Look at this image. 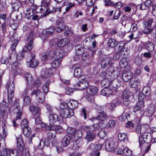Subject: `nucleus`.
Returning <instances> with one entry per match:
<instances>
[{"instance_id":"393cba45","label":"nucleus","mask_w":156,"mask_h":156,"mask_svg":"<svg viewBox=\"0 0 156 156\" xmlns=\"http://www.w3.org/2000/svg\"><path fill=\"white\" fill-rule=\"evenodd\" d=\"M143 45L145 48L149 51H152L154 49V44L149 41L144 42Z\"/></svg>"},{"instance_id":"f03ea898","label":"nucleus","mask_w":156,"mask_h":156,"mask_svg":"<svg viewBox=\"0 0 156 156\" xmlns=\"http://www.w3.org/2000/svg\"><path fill=\"white\" fill-rule=\"evenodd\" d=\"M50 2L45 1V0H42L41 2V5L37 8V10H39V12L43 13L44 15L46 16L50 12H49V8L50 7Z\"/></svg>"},{"instance_id":"8fccbe9b","label":"nucleus","mask_w":156,"mask_h":156,"mask_svg":"<svg viewBox=\"0 0 156 156\" xmlns=\"http://www.w3.org/2000/svg\"><path fill=\"white\" fill-rule=\"evenodd\" d=\"M49 9V12H50V13L51 12H61L62 10V7H59L58 8H53V7L51 6H50V8H48Z\"/></svg>"},{"instance_id":"c756f323","label":"nucleus","mask_w":156,"mask_h":156,"mask_svg":"<svg viewBox=\"0 0 156 156\" xmlns=\"http://www.w3.org/2000/svg\"><path fill=\"white\" fill-rule=\"evenodd\" d=\"M71 139L72 138L70 137L68 135H66L63 138L62 141V144L63 147H66L68 145Z\"/></svg>"},{"instance_id":"052dcab7","label":"nucleus","mask_w":156,"mask_h":156,"mask_svg":"<svg viewBox=\"0 0 156 156\" xmlns=\"http://www.w3.org/2000/svg\"><path fill=\"white\" fill-rule=\"evenodd\" d=\"M130 92L128 89H126L123 93V98H129Z\"/></svg>"},{"instance_id":"864d4df0","label":"nucleus","mask_w":156,"mask_h":156,"mask_svg":"<svg viewBox=\"0 0 156 156\" xmlns=\"http://www.w3.org/2000/svg\"><path fill=\"white\" fill-rule=\"evenodd\" d=\"M142 92L145 96H148L150 93V88L148 86L145 87L143 89Z\"/></svg>"},{"instance_id":"2f4dec72","label":"nucleus","mask_w":156,"mask_h":156,"mask_svg":"<svg viewBox=\"0 0 156 156\" xmlns=\"http://www.w3.org/2000/svg\"><path fill=\"white\" fill-rule=\"evenodd\" d=\"M2 128L3 134H4L5 136H7L8 134V129L9 127V125L5 120L2 121Z\"/></svg>"},{"instance_id":"de8ad7c7","label":"nucleus","mask_w":156,"mask_h":156,"mask_svg":"<svg viewBox=\"0 0 156 156\" xmlns=\"http://www.w3.org/2000/svg\"><path fill=\"white\" fill-rule=\"evenodd\" d=\"M50 83V81L47 80L43 86L42 90L44 91V94L45 95V94H47L48 91V86Z\"/></svg>"},{"instance_id":"338daca9","label":"nucleus","mask_w":156,"mask_h":156,"mask_svg":"<svg viewBox=\"0 0 156 156\" xmlns=\"http://www.w3.org/2000/svg\"><path fill=\"white\" fill-rule=\"evenodd\" d=\"M59 107L61 109L64 110L68 109L67 108H68V105L66 103L62 102L61 103Z\"/></svg>"},{"instance_id":"37998d69","label":"nucleus","mask_w":156,"mask_h":156,"mask_svg":"<svg viewBox=\"0 0 156 156\" xmlns=\"http://www.w3.org/2000/svg\"><path fill=\"white\" fill-rule=\"evenodd\" d=\"M68 104L69 106L70 107V108L73 109L76 108L78 105L77 102L76 101L73 100H70L68 102Z\"/></svg>"},{"instance_id":"72a5a7b5","label":"nucleus","mask_w":156,"mask_h":156,"mask_svg":"<svg viewBox=\"0 0 156 156\" xmlns=\"http://www.w3.org/2000/svg\"><path fill=\"white\" fill-rule=\"evenodd\" d=\"M108 79V78H105L101 81V84L102 87L105 88H106L110 86L111 81L112 80H111L110 79L109 80Z\"/></svg>"},{"instance_id":"69168bd1","label":"nucleus","mask_w":156,"mask_h":156,"mask_svg":"<svg viewBox=\"0 0 156 156\" xmlns=\"http://www.w3.org/2000/svg\"><path fill=\"white\" fill-rule=\"evenodd\" d=\"M142 128V130L145 129V132H147V131H149L150 129H149V126L147 124H144L141 126Z\"/></svg>"},{"instance_id":"9b49d317","label":"nucleus","mask_w":156,"mask_h":156,"mask_svg":"<svg viewBox=\"0 0 156 156\" xmlns=\"http://www.w3.org/2000/svg\"><path fill=\"white\" fill-rule=\"evenodd\" d=\"M151 136L149 133L145 132L143 135L139 136V140L140 145L142 144L144 142L148 143L150 142Z\"/></svg>"},{"instance_id":"e2e57ef3","label":"nucleus","mask_w":156,"mask_h":156,"mask_svg":"<svg viewBox=\"0 0 156 156\" xmlns=\"http://www.w3.org/2000/svg\"><path fill=\"white\" fill-rule=\"evenodd\" d=\"M153 22V20L151 18H150L147 21H144L143 23L144 25H146L147 26H150Z\"/></svg>"},{"instance_id":"a878e982","label":"nucleus","mask_w":156,"mask_h":156,"mask_svg":"<svg viewBox=\"0 0 156 156\" xmlns=\"http://www.w3.org/2000/svg\"><path fill=\"white\" fill-rule=\"evenodd\" d=\"M112 58L110 57H107L102 59L101 62V66L102 68H105L108 66L111 63Z\"/></svg>"},{"instance_id":"603ef678","label":"nucleus","mask_w":156,"mask_h":156,"mask_svg":"<svg viewBox=\"0 0 156 156\" xmlns=\"http://www.w3.org/2000/svg\"><path fill=\"white\" fill-rule=\"evenodd\" d=\"M123 153L122 154L126 156H131L132 155V152L127 147H123Z\"/></svg>"},{"instance_id":"a18cd8bd","label":"nucleus","mask_w":156,"mask_h":156,"mask_svg":"<svg viewBox=\"0 0 156 156\" xmlns=\"http://www.w3.org/2000/svg\"><path fill=\"white\" fill-rule=\"evenodd\" d=\"M49 141L48 140L47 141L45 140V142L43 140H41L38 146V148L40 150L42 149L44 147V144L46 145V146H48L49 144Z\"/></svg>"},{"instance_id":"09e8293b","label":"nucleus","mask_w":156,"mask_h":156,"mask_svg":"<svg viewBox=\"0 0 156 156\" xmlns=\"http://www.w3.org/2000/svg\"><path fill=\"white\" fill-rule=\"evenodd\" d=\"M23 105L25 106H27L30 105V97L26 96L23 98Z\"/></svg>"},{"instance_id":"7ed1b4c3","label":"nucleus","mask_w":156,"mask_h":156,"mask_svg":"<svg viewBox=\"0 0 156 156\" xmlns=\"http://www.w3.org/2000/svg\"><path fill=\"white\" fill-rule=\"evenodd\" d=\"M34 35V33L33 32H31L29 35L28 38V41H30L27 46H25L23 48L22 52L21 53L22 57L24 56L25 53L27 51H31L34 47V44H33V41L34 38L33 37Z\"/></svg>"},{"instance_id":"13d9d810","label":"nucleus","mask_w":156,"mask_h":156,"mask_svg":"<svg viewBox=\"0 0 156 156\" xmlns=\"http://www.w3.org/2000/svg\"><path fill=\"white\" fill-rule=\"evenodd\" d=\"M48 133V136L49 138H54L56 136V132L53 130H50Z\"/></svg>"},{"instance_id":"4c0bfd02","label":"nucleus","mask_w":156,"mask_h":156,"mask_svg":"<svg viewBox=\"0 0 156 156\" xmlns=\"http://www.w3.org/2000/svg\"><path fill=\"white\" fill-rule=\"evenodd\" d=\"M52 62V66L54 68H58L60 65L62 59H55Z\"/></svg>"},{"instance_id":"3c124183","label":"nucleus","mask_w":156,"mask_h":156,"mask_svg":"<svg viewBox=\"0 0 156 156\" xmlns=\"http://www.w3.org/2000/svg\"><path fill=\"white\" fill-rule=\"evenodd\" d=\"M79 82H88V76L86 75H82L78 77Z\"/></svg>"},{"instance_id":"b1692460","label":"nucleus","mask_w":156,"mask_h":156,"mask_svg":"<svg viewBox=\"0 0 156 156\" xmlns=\"http://www.w3.org/2000/svg\"><path fill=\"white\" fill-rule=\"evenodd\" d=\"M48 117L49 122L50 125H52L55 123L58 120V116L55 114L49 113Z\"/></svg>"},{"instance_id":"0e129e2a","label":"nucleus","mask_w":156,"mask_h":156,"mask_svg":"<svg viewBox=\"0 0 156 156\" xmlns=\"http://www.w3.org/2000/svg\"><path fill=\"white\" fill-rule=\"evenodd\" d=\"M63 5L67 6H69L71 8L72 7L75 6L76 4L74 2L72 3L68 1H65L63 2Z\"/></svg>"},{"instance_id":"2eb2a0df","label":"nucleus","mask_w":156,"mask_h":156,"mask_svg":"<svg viewBox=\"0 0 156 156\" xmlns=\"http://www.w3.org/2000/svg\"><path fill=\"white\" fill-rule=\"evenodd\" d=\"M65 56V52L63 49L58 48L54 52L53 56L55 59H62Z\"/></svg>"},{"instance_id":"c85d7f7f","label":"nucleus","mask_w":156,"mask_h":156,"mask_svg":"<svg viewBox=\"0 0 156 156\" xmlns=\"http://www.w3.org/2000/svg\"><path fill=\"white\" fill-rule=\"evenodd\" d=\"M69 39L67 38H65L60 40L57 43V45L59 47H63L66 45H69Z\"/></svg>"},{"instance_id":"f704fd0d","label":"nucleus","mask_w":156,"mask_h":156,"mask_svg":"<svg viewBox=\"0 0 156 156\" xmlns=\"http://www.w3.org/2000/svg\"><path fill=\"white\" fill-rule=\"evenodd\" d=\"M11 69L12 71L16 74L19 73L20 69H19L18 63L17 62H14L12 64Z\"/></svg>"},{"instance_id":"a19ab883","label":"nucleus","mask_w":156,"mask_h":156,"mask_svg":"<svg viewBox=\"0 0 156 156\" xmlns=\"http://www.w3.org/2000/svg\"><path fill=\"white\" fill-rule=\"evenodd\" d=\"M95 134L92 133H87L85 137V139L88 141H91L95 137Z\"/></svg>"},{"instance_id":"c9c22d12","label":"nucleus","mask_w":156,"mask_h":156,"mask_svg":"<svg viewBox=\"0 0 156 156\" xmlns=\"http://www.w3.org/2000/svg\"><path fill=\"white\" fill-rule=\"evenodd\" d=\"M118 42L114 39L110 38L108 42V46L111 48L115 47L118 44Z\"/></svg>"},{"instance_id":"f257e3e1","label":"nucleus","mask_w":156,"mask_h":156,"mask_svg":"<svg viewBox=\"0 0 156 156\" xmlns=\"http://www.w3.org/2000/svg\"><path fill=\"white\" fill-rule=\"evenodd\" d=\"M98 90L96 87L94 86H89L86 90V93L85 94V97L90 102L93 103L94 99L93 95L97 93Z\"/></svg>"},{"instance_id":"f8f14e48","label":"nucleus","mask_w":156,"mask_h":156,"mask_svg":"<svg viewBox=\"0 0 156 156\" xmlns=\"http://www.w3.org/2000/svg\"><path fill=\"white\" fill-rule=\"evenodd\" d=\"M115 143L112 138L107 139L105 141V149L108 151H111L114 150Z\"/></svg>"},{"instance_id":"cd10ccee","label":"nucleus","mask_w":156,"mask_h":156,"mask_svg":"<svg viewBox=\"0 0 156 156\" xmlns=\"http://www.w3.org/2000/svg\"><path fill=\"white\" fill-rule=\"evenodd\" d=\"M120 82L117 80L112 81H111L110 86L111 88H113L114 90H116L120 86Z\"/></svg>"},{"instance_id":"f3484780","label":"nucleus","mask_w":156,"mask_h":156,"mask_svg":"<svg viewBox=\"0 0 156 156\" xmlns=\"http://www.w3.org/2000/svg\"><path fill=\"white\" fill-rule=\"evenodd\" d=\"M17 140V147L18 150L20 152L24 151V144L23 142V140L21 135L18 137L16 135Z\"/></svg>"},{"instance_id":"5fc2aeb1","label":"nucleus","mask_w":156,"mask_h":156,"mask_svg":"<svg viewBox=\"0 0 156 156\" xmlns=\"http://www.w3.org/2000/svg\"><path fill=\"white\" fill-rule=\"evenodd\" d=\"M20 126L21 128L29 127L28 120L26 119L22 120L20 124Z\"/></svg>"},{"instance_id":"bb28decb","label":"nucleus","mask_w":156,"mask_h":156,"mask_svg":"<svg viewBox=\"0 0 156 156\" xmlns=\"http://www.w3.org/2000/svg\"><path fill=\"white\" fill-rule=\"evenodd\" d=\"M140 80L137 78H134L132 79L129 82V84L132 88H136L140 83Z\"/></svg>"},{"instance_id":"6e6d98bb","label":"nucleus","mask_w":156,"mask_h":156,"mask_svg":"<svg viewBox=\"0 0 156 156\" xmlns=\"http://www.w3.org/2000/svg\"><path fill=\"white\" fill-rule=\"evenodd\" d=\"M61 127L59 125H51L50 130H52L55 131L56 133L59 130L62 129Z\"/></svg>"},{"instance_id":"423d86ee","label":"nucleus","mask_w":156,"mask_h":156,"mask_svg":"<svg viewBox=\"0 0 156 156\" xmlns=\"http://www.w3.org/2000/svg\"><path fill=\"white\" fill-rule=\"evenodd\" d=\"M18 42V41L16 40H15L12 42L11 45V49L12 51L10 56V59L12 58L14 60H16L17 59V54L15 50L16 45Z\"/></svg>"},{"instance_id":"1a4fd4ad","label":"nucleus","mask_w":156,"mask_h":156,"mask_svg":"<svg viewBox=\"0 0 156 156\" xmlns=\"http://www.w3.org/2000/svg\"><path fill=\"white\" fill-rule=\"evenodd\" d=\"M6 87H7L9 101L10 103L9 99L11 101L14 96V85L12 82H8L6 85Z\"/></svg>"},{"instance_id":"9d476101","label":"nucleus","mask_w":156,"mask_h":156,"mask_svg":"<svg viewBox=\"0 0 156 156\" xmlns=\"http://www.w3.org/2000/svg\"><path fill=\"white\" fill-rule=\"evenodd\" d=\"M59 115L62 118L66 119L73 116L74 115V112L72 108H68L61 111Z\"/></svg>"},{"instance_id":"ea45409f","label":"nucleus","mask_w":156,"mask_h":156,"mask_svg":"<svg viewBox=\"0 0 156 156\" xmlns=\"http://www.w3.org/2000/svg\"><path fill=\"white\" fill-rule=\"evenodd\" d=\"M23 132L26 136L28 137L31 134V129L29 127L22 128Z\"/></svg>"},{"instance_id":"58836bf2","label":"nucleus","mask_w":156,"mask_h":156,"mask_svg":"<svg viewBox=\"0 0 156 156\" xmlns=\"http://www.w3.org/2000/svg\"><path fill=\"white\" fill-rule=\"evenodd\" d=\"M123 147L121 145H119L116 147L114 149V152L116 154H122L123 153Z\"/></svg>"},{"instance_id":"4d7b16f0","label":"nucleus","mask_w":156,"mask_h":156,"mask_svg":"<svg viewBox=\"0 0 156 156\" xmlns=\"http://www.w3.org/2000/svg\"><path fill=\"white\" fill-rule=\"evenodd\" d=\"M119 140L120 141H123L126 138L127 136L126 133H119L118 135Z\"/></svg>"},{"instance_id":"4be33fe9","label":"nucleus","mask_w":156,"mask_h":156,"mask_svg":"<svg viewBox=\"0 0 156 156\" xmlns=\"http://www.w3.org/2000/svg\"><path fill=\"white\" fill-rule=\"evenodd\" d=\"M133 74L130 71H126L124 72L122 74V79L124 82H128L133 77Z\"/></svg>"},{"instance_id":"412c9836","label":"nucleus","mask_w":156,"mask_h":156,"mask_svg":"<svg viewBox=\"0 0 156 156\" xmlns=\"http://www.w3.org/2000/svg\"><path fill=\"white\" fill-rule=\"evenodd\" d=\"M102 146V144H97L96 145L94 148V150L91 152V156H99L100 152L99 151L101 149Z\"/></svg>"},{"instance_id":"6ab92c4d","label":"nucleus","mask_w":156,"mask_h":156,"mask_svg":"<svg viewBox=\"0 0 156 156\" xmlns=\"http://www.w3.org/2000/svg\"><path fill=\"white\" fill-rule=\"evenodd\" d=\"M53 71L51 69H44L41 72V76L42 78H46L50 76L53 73Z\"/></svg>"},{"instance_id":"6e6552de","label":"nucleus","mask_w":156,"mask_h":156,"mask_svg":"<svg viewBox=\"0 0 156 156\" xmlns=\"http://www.w3.org/2000/svg\"><path fill=\"white\" fill-rule=\"evenodd\" d=\"M55 28L53 26H51L49 28L43 30L42 33L40 35V37L43 40L46 39L48 35L53 33L55 31Z\"/></svg>"},{"instance_id":"79ce46f5","label":"nucleus","mask_w":156,"mask_h":156,"mask_svg":"<svg viewBox=\"0 0 156 156\" xmlns=\"http://www.w3.org/2000/svg\"><path fill=\"white\" fill-rule=\"evenodd\" d=\"M84 52V49L80 45H77L76 47V55L80 56Z\"/></svg>"},{"instance_id":"7c9ffc66","label":"nucleus","mask_w":156,"mask_h":156,"mask_svg":"<svg viewBox=\"0 0 156 156\" xmlns=\"http://www.w3.org/2000/svg\"><path fill=\"white\" fill-rule=\"evenodd\" d=\"M155 107L154 105H149L147 108V112L148 115L149 117H151L155 112Z\"/></svg>"},{"instance_id":"49530a36","label":"nucleus","mask_w":156,"mask_h":156,"mask_svg":"<svg viewBox=\"0 0 156 156\" xmlns=\"http://www.w3.org/2000/svg\"><path fill=\"white\" fill-rule=\"evenodd\" d=\"M33 14L34 13L32 10H31L30 9H28L27 10V12L25 14V17L28 20L30 19L33 16Z\"/></svg>"},{"instance_id":"680f3d73","label":"nucleus","mask_w":156,"mask_h":156,"mask_svg":"<svg viewBox=\"0 0 156 156\" xmlns=\"http://www.w3.org/2000/svg\"><path fill=\"white\" fill-rule=\"evenodd\" d=\"M152 29L151 27H148V26L144 25V29L143 31V32L144 34H147L151 32Z\"/></svg>"},{"instance_id":"4468645a","label":"nucleus","mask_w":156,"mask_h":156,"mask_svg":"<svg viewBox=\"0 0 156 156\" xmlns=\"http://www.w3.org/2000/svg\"><path fill=\"white\" fill-rule=\"evenodd\" d=\"M30 57V60L27 59V65L28 67L34 68L38 65L39 62L37 60L35 59V55H31Z\"/></svg>"},{"instance_id":"bf43d9fd","label":"nucleus","mask_w":156,"mask_h":156,"mask_svg":"<svg viewBox=\"0 0 156 156\" xmlns=\"http://www.w3.org/2000/svg\"><path fill=\"white\" fill-rule=\"evenodd\" d=\"M117 121L115 120H111L109 121L108 125V127H109L110 128H113L115 127Z\"/></svg>"},{"instance_id":"ddd939ff","label":"nucleus","mask_w":156,"mask_h":156,"mask_svg":"<svg viewBox=\"0 0 156 156\" xmlns=\"http://www.w3.org/2000/svg\"><path fill=\"white\" fill-rule=\"evenodd\" d=\"M56 26V31L58 32H60L65 28L63 20V18H59L56 21L55 23Z\"/></svg>"},{"instance_id":"5701e85b","label":"nucleus","mask_w":156,"mask_h":156,"mask_svg":"<svg viewBox=\"0 0 156 156\" xmlns=\"http://www.w3.org/2000/svg\"><path fill=\"white\" fill-rule=\"evenodd\" d=\"M75 87L77 89L82 90H87V88L89 87L88 82H79L75 84Z\"/></svg>"},{"instance_id":"20e7f679","label":"nucleus","mask_w":156,"mask_h":156,"mask_svg":"<svg viewBox=\"0 0 156 156\" xmlns=\"http://www.w3.org/2000/svg\"><path fill=\"white\" fill-rule=\"evenodd\" d=\"M108 75L110 80L117 78L120 74V69L117 67H110L108 69Z\"/></svg>"},{"instance_id":"473e14b6","label":"nucleus","mask_w":156,"mask_h":156,"mask_svg":"<svg viewBox=\"0 0 156 156\" xmlns=\"http://www.w3.org/2000/svg\"><path fill=\"white\" fill-rule=\"evenodd\" d=\"M129 59L126 57L122 58L120 61L119 65L121 68H125L128 64Z\"/></svg>"},{"instance_id":"0eeeda50","label":"nucleus","mask_w":156,"mask_h":156,"mask_svg":"<svg viewBox=\"0 0 156 156\" xmlns=\"http://www.w3.org/2000/svg\"><path fill=\"white\" fill-rule=\"evenodd\" d=\"M35 95L37 101L41 103H43L45 99V95L44 94L41 92L39 90H34L30 94V95L32 96Z\"/></svg>"},{"instance_id":"774afa93","label":"nucleus","mask_w":156,"mask_h":156,"mask_svg":"<svg viewBox=\"0 0 156 156\" xmlns=\"http://www.w3.org/2000/svg\"><path fill=\"white\" fill-rule=\"evenodd\" d=\"M74 89L70 87H67L66 90V93L68 95H71L73 92Z\"/></svg>"},{"instance_id":"aec40b11","label":"nucleus","mask_w":156,"mask_h":156,"mask_svg":"<svg viewBox=\"0 0 156 156\" xmlns=\"http://www.w3.org/2000/svg\"><path fill=\"white\" fill-rule=\"evenodd\" d=\"M30 109L33 115H38L40 114L41 110L37 106H35L31 105L30 106Z\"/></svg>"},{"instance_id":"dca6fc26","label":"nucleus","mask_w":156,"mask_h":156,"mask_svg":"<svg viewBox=\"0 0 156 156\" xmlns=\"http://www.w3.org/2000/svg\"><path fill=\"white\" fill-rule=\"evenodd\" d=\"M71 71H74V75L76 77H79L82 74V70L77 64L73 66L71 69Z\"/></svg>"},{"instance_id":"c03bdc74","label":"nucleus","mask_w":156,"mask_h":156,"mask_svg":"<svg viewBox=\"0 0 156 156\" xmlns=\"http://www.w3.org/2000/svg\"><path fill=\"white\" fill-rule=\"evenodd\" d=\"M12 6L14 11L18 10L20 6V2L17 1V2H13L12 4Z\"/></svg>"},{"instance_id":"a211bd4d","label":"nucleus","mask_w":156,"mask_h":156,"mask_svg":"<svg viewBox=\"0 0 156 156\" xmlns=\"http://www.w3.org/2000/svg\"><path fill=\"white\" fill-rule=\"evenodd\" d=\"M108 117L106 114L103 112H100L99 115L97 117L93 118L91 120L94 122L97 120H100L102 121H104L108 119Z\"/></svg>"},{"instance_id":"e433bc0d","label":"nucleus","mask_w":156,"mask_h":156,"mask_svg":"<svg viewBox=\"0 0 156 156\" xmlns=\"http://www.w3.org/2000/svg\"><path fill=\"white\" fill-rule=\"evenodd\" d=\"M25 79L28 84L34 83V80L32 75L30 73H27L25 75Z\"/></svg>"},{"instance_id":"39448f33","label":"nucleus","mask_w":156,"mask_h":156,"mask_svg":"<svg viewBox=\"0 0 156 156\" xmlns=\"http://www.w3.org/2000/svg\"><path fill=\"white\" fill-rule=\"evenodd\" d=\"M67 133L71 135L72 138H78L82 136V132L80 130H77L75 128L68 127L66 129Z\"/></svg>"}]
</instances>
